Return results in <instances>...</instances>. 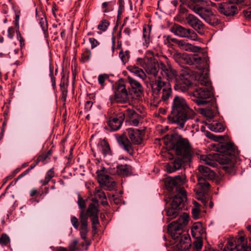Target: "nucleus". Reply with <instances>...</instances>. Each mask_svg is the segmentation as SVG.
Instances as JSON below:
<instances>
[{"mask_svg":"<svg viewBox=\"0 0 251 251\" xmlns=\"http://www.w3.org/2000/svg\"><path fill=\"white\" fill-rule=\"evenodd\" d=\"M195 112L190 108L186 100L182 97L175 96L172 106V110L169 119L172 123L176 124L179 128L183 129L185 123L195 118Z\"/></svg>","mask_w":251,"mask_h":251,"instance_id":"1","label":"nucleus"},{"mask_svg":"<svg viewBox=\"0 0 251 251\" xmlns=\"http://www.w3.org/2000/svg\"><path fill=\"white\" fill-rule=\"evenodd\" d=\"M189 218L188 214L184 213L178 220L168 226V232L176 240L175 248L176 250H187L191 246L190 236L186 233L182 234V229L187 224Z\"/></svg>","mask_w":251,"mask_h":251,"instance_id":"2","label":"nucleus"},{"mask_svg":"<svg viewBox=\"0 0 251 251\" xmlns=\"http://www.w3.org/2000/svg\"><path fill=\"white\" fill-rule=\"evenodd\" d=\"M200 174L198 175V184L195 191L198 195V199L203 202L205 201L204 195L208 192L210 187L207 180H213L216 176L215 172L208 167L200 165L198 168Z\"/></svg>","mask_w":251,"mask_h":251,"instance_id":"3","label":"nucleus"},{"mask_svg":"<svg viewBox=\"0 0 251 251\" xmlns=\"http://www.w3.org/2000/svg\"><path fill=\"white\" fill-rule=\"evenodd\" d=\"M217 150L222 153L220 163L223 164V169L229 173H232L235 171V147L231 142L219 143Z\"/></svg>","mask_w":251,"mask_h":251,"instance_id":"4","label":"nucleus"},{"mask_svg":"<svg viewBox=\"0 0 251 251\" xmlns=\"http://www.w3.org/2000/svg\"><path fill=\"white\" fill-rule=\"evenodd\" d=\"M151 86L153 94L158 96L163 101H166L172 96L170 83L164 81L160 76L152 81Z\"/></svg>","mask_w":251,"mask_h":251,"instance_id":"5","label":"nucleus"},{"mask_svg":"<svg viewBox=\"0 0 251 251\" xmlns=\"http://www.w3.org/2000/svg\"><path fill=\"white\" fill-rule=\"evenodd\" d=\"M189 7L193 12L199 15L202 19L209 25H214L217 23V20L213 15L210 8L203 7L200 5H189Z\"/></svg>","mask_w":251,"mask_h":251,"instance_id":"6","label":"nucleus"},{"mask_svg":"<svg viewBox=\"0 0 251 251\" xmlns=\"http://www.w3.org/2000/svg\"><path fill=\"white\" fill-rule=\"evenodd\" d=\"M210 88L201 87H198L192 93V100L198 105H203L207 104L208 99L212 96Z\"/></svg>","mask_w":251,"mask_h":251,"instance_id":"7","label":"nucleus"},{"mask_svg":"<svg viewBox=\"0 0 251 251\" xmlns=\"http://www.w3.org/2000/svg\"><path fill=\"white\" fill-rule=\"evenodd\" d=\"M137 64L143 67L148 74L156 76L160 69V64H158L152 58H138Z\"/></svg>","mask_w":251,"mask_h":251,"instance_id":"8","label":"nucleus"},{"mask_svg":"<svg viewBox=\"0 0 251 251\" xmlns=\"http://www.w3.org/2000/svg\"><path fill=\"white\" fill-rule=\"evenodd\" d=\"M191 75L190 70L188 68H184L177 77V79H176V83L175 84V88L183 92L186 91L191 85V82L190 80Z\"/></svg>","mask_w":251,"mask_h":251,"instance_id":"9","label":"nucleus"},{"mask_svg":"<svg viewBox=\"0 0 251 251\" xmlns=\"http://www.w3.org/2000/svg\"><path fill=\"white\" fill-rule=\"evenodd\" d=\"M172 32L180 37L187 38L193 41L198 40V35L194 31L189 28H186L178 25H175L172 28Z\"/></svg>","mask_w":251,"mask_h":251,"instance_id":"10","label":"nucleus"},{"mask_svg":"<svg viewBox=\"0 0 251 251\" xmlns=\"http://www.w3.org/2000/svg\"><path fill=\"white\" fill-rule=\"evenodd\" d=\"M212 6H216L218 11L226 16H231L234 15L237 11V8L234 4L229 0L228 2L218 3H212Z\"/></svg>","mask_w":251,"mask_h":251,"instance_id":"11","label":"nucleus"},{"mask_svg":"<svg viewBox=\"0 0 251 251\" xmlns=\"http://www.w3.org/2000/svg\"><path fill=\"white\" fill-rule=\"evenodd\" d=\"M160 69L161 70V75L163 77L169 81L175 80L176 82L175 84L176 83L177 73L171 66L161 62L160 63Z\"/></svg>","mask_w":251,"mask_h":251,"instance_id":"12","label":"nucleus"},{"mask_svg":"<svg viewBox=\"0 0 251 251\" xmlns=\"http://www.w3.org/2000/svg\"><path fill=\"white\" fill-rule=\"evenodd\" d=\"M128 100V93L124 84H119L118 85L116 90L114 91V96L110 97V100L112 102L115 100L117 102H126Z\"/></svg>","mask_w":251,"mask_h":251,"instance_id":"13","label":"nucleus"},{"mask_svg":"<svg viewBox=\"0 0 251 251\" xmlns=\"http://www.w3.org/2000/svg\"><path fill=\"white\" fill-rule=\"evenodd\" d=\"M191 147L186 139L179 140L176 144V153L178 155L189 157L191 155Z\"/></svg>","mask_w":251,"mask_h":251,"instance_id":"14","label":"nucleus"},{"mask_svg":"<svg viewBox=\"0 0 251 251\" xmlns=\"http://www.w3.org/2000/svg\"><path fill=\"white\" fill-rule=\"evenodd\" d=\"M176 191L178 194L173 198L171 205L179 209H182L186 200V192L184 188H177Z\"/></svg>","mask_w":251,"mask_h":251,"instance_id":"15","label":"nucleus"},{"mask_svg":"<svg viewBox=\"0 0 251 251\" xmlns=\"http://www.w3.org/2000/svg\"><path fill=\"white\" fill-rule=\"evenodd\" d=\"M186 178L185 175L176 176L174 177H168L165 181V185L169 191H171L174 187L181 188V185L186 182Z\"/></svg>","mask_w":251,"mask_h":251,"instance_id":"16","label":"nucleus"},{"mask_svg":"<svg viewBox=\"0 0 251 251\" xmlns=\"http://www.w3.org/2000/svg\"><path fill=\"white\" fill-rule=\"evenodd\" d=\"M192 65L201 71L209 67V59L207 56H201L198 54H192Z\"/></svg>","mask_w":251,"mask_h":251,"instance_id":"17","label":"nucleus"},{"mask_svg":"<svg viewBox=\"0 0 251 251\" xmlns=\"http://www.w3.org/2000/svg\"><path fill=\"white\" fill-rule=\"evenodd\" d=\"M97 174L98 180L100 184L110 187H113L114 186V182L111 178L105 173V169L104 168H103L100 170H98Z\"/></svg>","mask_w":251,"mask_h":251,"instance_id":"18","label":"nucleus"},{"mask_svg":"<svg viewBox=\"0 0 251 251\" xmlns=\"http://www.w3.org/2000/svg\"><path fill=\"white\" fill-rule=\"evenodd\" d=\"M129 138L134 144H139L141 143L142 137L144 135L143 130L133 128L126 129Z\"/></svg>","mask_w":251,"mask_h":251,"instance_id":"19","label":"nucleus"},{"mask_svg":"<svg viewBox=\"0 0 251 251\" xmlns=\"http://www.w3.org/2000/svg\"><path fill=\"white\" fill-rule=\"evenodd\" d=\"M185 19L187 23L195 30L198 31L203 28V23L194 15L191 14L187 15Z\"/></svg>","mask_w":251,"mask_h":251,"instance_id":"20","label":"nucleus"},{"mask_svg":"<svg viewBox=\"0 0 251 251\" xmlns=\"http://www.w3.org/2000/svg\"><path fill=\"white\" fill-rule=\"evenodd\" d=\"M124 119V114L120 113L117 117L111 118L108 122V124L111 130H117L121 127Z\"/></svg>","mask_w":251,"mask_h":251,"instance_id":"21","label":"nucleus"},{"mask_svg":"<svg viewBox=\"0 0 251 251\" xmlns=\"http://www.w3.org/2000/svg\"><path fill=\"white\" fill-rule=\"evenodd\" d=\"M117 140L121 147H122L130 155L133 154V150L132 144L128 138L125 135L117 137Z\"/></svg>","mask_w":251,"mask_h":251,"instance_id":"22","label":"nucleus"},{"mask_svg":"<svg viewBox=\"0 0 251 251\" xmlns=\"http://www.w3.org/2000/svg\"><path fill=\"white\" fill-rule=\"evenodd\" d=\"M81 228H80V236L81 238L84 240L86 239V236L87 232L88 231V219L87 215L83 213V211H82L81 213H80L79 216Z\"/></svg>","mask_w":251,"mask_h":251,"instance_id":"23","label":"nucleus"},{"mask_svg":"<svg viewBox=\"0 0 251 251\" xmlns=\"http://www.w3.org/2000/svg\"><path fill=\"white\" fill-rule=\"evenodd\" d=\"M177 45L181 50L188 51L198 52L201 50V47L193 46L183 40H179L177 42Z\"/></svg>","mask_w":251,"mask_h":251,"instance_id":"24","label":"nucleus"},{"mask_svg":"<svg viewBox=\"0 0 251 251\" xmlns=\"http://www.w3.org/2000/svg\"><path fill=\"white\" fill-rule=\"evenodd\" d=\"M151 31V28L150 27H144L143 28L142 42V47L144 49L147 48L151 42V40L150 37Z\"/></svg>","mask_w":251,"mask_h":251,"instance_id":"25","label":"nucleus"},{"mask_svg":"<svg viewBox=\"0 0 251 251\" xmlns=\"http://www.w3.org/2000/svg\"><path fill=\"white\" fill-rule=\"evenodd\" d=\"M196 77L199 83L203 86L202 87L208 88L211 87V82L209 79V75L207 73L204 74L200 73L196 76Z\"/></svg>","mask_w":251,"mask_h":251,"instance_id":"26","label":"nucleus"},{"mask_svg":"<svg viewBox=\"0 0 251 251\" xmlns=\"http://www.w3.org/2000/svg\"><path fill=\"white\" fill-rule=\"evenodd\" d=\"M117 173L122 176H128L131 174V167L128 165H118L117 166Z\"/></svg>","mask_w":251,"mask_h":251,"instance_id":"27","label":"nucleus"},{"mask_svg":"<svg viewBox=\"0 0 251 251\" xmlns=\"http://www.w3.org/2000/svg\"><path fill=\"white\" fill-rule=\"evenodd\" d=\"M127 70L142 80H144L146 77V75L143 70L135 65H131L128 66L127 67Z\"/></svg>","mask_w":251,"mask_h":251,"instance_id":"28","label":"nucleus"},{"mask_svg":"<svg viewBox=\"0 0 251 251\" xmlns=\"http://www.w3.org/2000/svg\"><path fill=\"white\" fill-rule=\"evenodd\" d=\"M99 151L102 153L104 157L111 154V150L108 143L105 140L101 141L98 145Z\"/></svg>","mask_w":251,"mask_h":251,"instance_id":"29","label":"nucleus"},{"mask_svg":"<svg viewBox=\"0 0 251 251\" xmlns=\"http://www.w3.org/2000/svg\"><path fill=\"white\" fill-rule=\"evenodd\" d=\"M192 234L193 236L201 235L204 232V229L203 228L202 224L200 222L195 223L191 229Z\"/></svg>","mask_w":251,"mask_h":251,"instance_id":"30","label":"nucleus"},{"mask_svg":"<svg viewBox=\"0 0 251 251\" xmlns=\"http://www.w3.org/2000/svg\"><path fill=\"white\" fill-rule=\"evenodd\" d=\"M182 162L180 159H175L173 162L167 167L169 173H173L181 168Z\"/></svg>","mask_w":251,"mask_h":251,"instance_id":"31","label":"nucleus"},{"mask_svg":"<svg viewBox=\"0 0 251 251\" xmlns=\"http://www.w3.org/2000/svg\"><path fill=\"white\" fill-rule=\"evenodd\" d=\"M209 129L215 132H223L225 127L222 124L218 122H213L208 125Z\"/></svg>","mask_w":251,"mask_h":251,"instance_id":"32","label":"nucleus"},{"mask_svg":"<svg viewBox=\"0 0 251 251\" xmlns=\"http://www.w3.org/2000/svg\"><path fill=\"white\" fill-rule=\"evenodd\" d=\"M115 2L112 1H105L101 4V8L102 12L104 13H107L113 10V7Z\"/></svg>","mask_w":251,"mask_h":251,"instance_id":"33","label":"nucleus"},{"mask_svg":"<svg viewBox=\"0 0 251 251\" xmlns=\"http://www.w3.org/2000/svg\"><path fill=\"white\" fill-rule=\"evenodd\" d=\"M179 212V209L171 205V207L166 210V214L169 219H172L176 218L178 216Z\"/></svg>","mask_w":251,"mask_h":251,"instance_id":"34","label":"nucleus"},{"mask_svg":"<svg viewBox=\"0 0 251 251\" xmlns=\"http://www.w3.org/2000/svg\"><path fill=\"white\" fill-rule=\"evenodd\" d=\"M200 161L201 163L208 165L210 166L214 167L216 165L217 163L215 160L212 159L209 155H201L200 157Z\"/></svg>","mask_w":251,"mask_h":251,"instance_id":"35","label":"nucleus"},{"mask_svg":"<svg viewBox=\"0 0 251 251\" xmlns=\"http://www.w3.org/2000/svg\"><path fill=\"white\" fill-rule=\"evenodd\" d=\"M98 212L99 210L97 206L93 203H91L89 205L86 213H84V214H86L87 217L89 216L91 217L98 215Z\"/></svg>","mask_w":251,"mask_h":251,"instance_id":"36","label":"nucleus"},{"mask_svg":"<svg viewBox=\"0 0 251 251\" xmlns=\"http://www.w3.org/2000/svg\"><path fill=\"white\" fill-rule=\"evenodd\" d=\"M128 80L129 84L133 89H136L140 92L143 91V87L139 81L131 77H128Z\"/></svg>","mask_w":251,"mask_h":251,"instance_id":"37","label":"nucleus"},{"mask_svg":"<svg viewBox=\"0 0 251 251\" xmlns=\"http://www.w3.org/2000/svg\"><path fill=\"white\" fill-rule=\"evenodd\" d=\"M119 56L123 64H125L129 61L130 58V51L127 50L124 51L123 50H122L119 52Z\"/></svg>","mask_w":251,"mask_h":251,"instance_id":"38","label":"nucleus"},{"mask_svg":"<svg viewBox=\"0 0 251 251\" xmlns=\"http://www.w3.org/2000/svg\"><path fill=\"white\" fill-rule=\"evenodd\" d=\"M10 244V239L6 233H2L0 237V245L2 247L8 246Z\"/></svg>","mask_w":251,"mask_h":251,"instance_id":"39","label":"nucleus"},{"mask_svg":"<svg viewBox=\"0 0 251 251\" xmlns=\"http://www.w3.org/2000/svg\"><path fill=\"white\" fill-rule=\"evenodd\" d=\"M185 53L175 51L172 54L173 59L178 63H183V58Z\"/></svg>","mask_w":251,"mask_h":251,"instance_id":"40","label":"nucleus"},{"mask_svg":"<svg viewBox=\"0 0 251 251\" xmlns=\"http://www.w3.org/2000/svg\"><path fill=\"white\" fill-rule=\"evenodd\" d=\"M232 249L233 251H251V247L245 246L243 243L242 244H238L233 248H230Z\"/></svg>","mask_w":251,"mask_h":251,"instance_id":"41","label":"nucleus"},{"mask_svg":"<svg viewBox=\"0 0 251 251\" xmlns=\"http://www.w3.org/2000/svg\"><path fill=\"white\" fill-rule=\"evenodd\" d=\"M94 195L96 198H99L100 200H106V196L104 193L100 188H96L94 192Z\"/></svg>","mask_w":251,"mask_h":251,"instance_id":"42","label":"nucleus"},{"mask_svg":"<svg viewBox=\"0 0 251 251\" xmlns=\"http://www.w3.org/2000/svg\"><path fill=\"white\" fill-rule=\"evenodd\" d=\"M40 24L42 29L44 33L45 36L46 37L48 34V24L46 20L45 19H41Z\"/></svg>","mask_w":251,"mask_h":251,"instance_id":"43","label":"nucleus"},{"mask_svg":"<svg viewBox=\"0 0 251 251\" xmlns=\"http://www.w3.org/2000/svg\"><path fill=\"white\" fill-rule=\"evenodd\" d=\"M183 63L189 65H192V54H188L185 53L183 58Z\"/></svg>","mask_w":251,"mask_h":251,"instance_id":"44","label":"nucleus"},{"mask_svg":"<svg viewBox=\"0 0 251 251\" xmlns=\"http://www.w3.org/2000/svg\"><path fill=\"white\" fill-rule=\"evenodd\" d=\"M109 25V22L107 20H103L101 21V23L99 25L98 28L99 30L105 31Z\"/></svg>","mask_w":251,"mask_h":251,"instance_id":"45","label":"nucleus"},{"mask_svg":"<svg viewBox=\"0 0 251 251\" xmlns=\"http://www.w3.org/2000/svg\"><path fill=\"white\" fill-rule=\"evenodd\" d=\"M179 40H178L176 38H172L170 36H166V39L164 41L165 44H166L167 46L171 47L172 46V44H171V42L175 43L177 45V42H179Z\"/></svg>","mask_w":251,"mask_h":251,"instance_id":"46","label":"nucleus"},{"mask_svg":"<svg viewBox=\"0 0 251 251\" xmlns=\"http://www.w3.org/2000/svg\"><path fill=\"white\" fill-rule=\"evenodd\" d=\"M109 78V76L106 74H101L98 76V82L102 87L104 85V82Z\"/></svg>","mask_w":251,"mask_h":251,"instance_id":"47","label":"nucleus"},{"mask_svg":"<svg viewBox=\"0 0 251 251\" xmlns=\"http://www.w3.org/2000/svg\"><path fill=\"white\" fill-rule=\"evenodd\" d=\"M78 243V240L76 239H74L71 244L69 246L70 249L72 251H75V247ZM59 251H68L66 249L61 248Z\"/></svg>","mask_w":251,"mask_h":251,"instance_id":"48","label":"nucleus"},{"mask_svg":"<svg viewBox=\"0 0 251 251\" xmlns=\"http://www.w3.org/2000/svg\"><path fill=\"white\" fill-rule=\"evenodd\" d=\"M202 247V242L201 240H198L194 243V251H201Z\"/></svg>","mask_w":251,"mask_h":251,"instance_id":"49","label":"nucleus"},{"mask_svg":"<svg viewBox=\"0 0 251 251\" xmlns=\"http://www.w3.org/2000/svg\"><path fill=\"white\" fill-rule=\"evenodd\" d=\"M91 55V52L90 50H86L82 54L81 60L83 62L87 61L89 60Z\"/></svg>","mask_w":251,"mask_h":251,"instance_id":"50","label":"nucleus"},{"mask_svg":"<svg viewBox=\"0 0 251 251\" xmlns=\"http://www.w3.org/2000/svg\"><path fill=\"white\" fill-rule=\"evenodd\" d=\"M77 203L79 207L82 209L80 213L83 211V213L84 214V208L86 206L85 202L80 196L78 198Z\"/></svg>","mask_w":251,"mask_h":251,"instance_id":"51","label":"nucleus"},{"mask_svg":"<svg viewBox=\"0 0 251 251\" xmlns=\"http://www.w3.org/2000/svg\"><path fill=\"white\" fill-rule=\"evenodd\" d=\"M91 221L92 223V228L93 229L96 230L97 227L96 225L99 224V221L98 219V215L95 216L91 217Z\"/></svg>","mask_w":251,"mask_h":251,"instance_id":"52","label":"nucleus"},{"mask_svg":"<svg viewBox=\"0 0 251 251\" xmlns=\"http://www.w3.org/2000/svg\"><path fill=\"white\" fill-rule=\"evenodd\" d=\"M71 220L73 226L75 229H77L79 226L78 219L75 216H73L71 217Z\"/></svg>","mask_w":251,"mask_h":251,"instance_id":"53","label":"nucleus"},{"mask_svg":"<svg viewBox=\"0 0 251 251\" xmlns=\"http://www.w3.org/2000/svg\"><path fill=\"white\" fill-rule=\"evenodd\" d=\"M50 76L51 78V81L52 83V86L53 88L54 89L56 87V83H55V78L53 75V70L51 69L50 67Z\"/></svg>","mask_w":251,"mask_h":251,"instance_id":"54","label":"nucleus"},{"mask_svg":"<svg viewBox=\"0 0 251 251\" xmlns=\"http://www.w3.org/2000/svg\"><path fill=\"white\" fill-rule=\"evenodd\" d=\"M89 42L91 45V48L94 49L99 45V43L95 38H89Z\"/></svg>","mask_w":251,"mask_h":251,"instance_id":"55","label":"nucleus"},{"mask_svg":"<svg viewBox=\"0 0 251 251\" xmlns=\"http://www.w3.org/2000/svg\"><path fill=\"white\" fill-rule=\"evenodd\" d=\"M54 176V172L52 169L49 170L46 175V177L50 180Z\"/></svg>","mask_w":251,"mask_h":251,"instance_id":"56","label":"nucleus"},{"mask_svg":"<svg viewBox=\"0 0 251 251\" xmlns=\"http://www.w3.org/2000/svg\"><path fill=\"white\" fill-rule=\"evenodd\" d=\"M192 212L193 213L194 218L195 219H197L199 218V215L200 213L199 209L195 207L192 209Z\"/></svg>","mask_w":251,"mask_h":251,"instance_id":"57","label":"nucleus"},{"mask_svg":"<svg viewBox=\"0 0 251 251\" xmlns=\"http://www.w3.org/2000/svg\"><path fill=\"white\" fill-rule=\"evenodd\" d=\"M126 111L129 118L136 117L137 114L134 110L131 109H127Z\"/></svg>","mask_w":251,"mask_h":251,"instance_id":"58","label":"nucleus"},{"mask_svg":"<svg viewBox=\"0 0 251 251\" xmlns=\"http://www.w3.org/2000/svg\"><path fill=\"white\" fill-rule=\"evenodd\" d=\"M194 119V118L192 120H190V121H188V122H186L185 123L186 127L185 128V127H184L183 128V129L184 128V130H186L187 129L189 128L190 126L192 127V128H194L195 127V124H193V123H192L191 124H190V123Z\"/></svg>","mask_w":251,"mask_h":251,"instance_id":"59","label":"nucleus"},{"mask_svg":"<svg viewBox=\"0 0 251 251\" xmlns=\"http://www.w3.org/2000/svg\"><path fill=\"white\" fill-rule=\"evenodd\" d=\"M14 35V28L12 27H9L8 29V36L10 38H12Z\"/></svg>","mask_w":251,"mask_h":251,"instance_id":"60","label":"nucleus"},{"mask_svg":"<svg viewBox=\"0 0 251 251\" xmlns=\"http://www.w3.org/2000/svg\"><path fill=\"white\" fill-rule=\"evenodd\" d=\"M124 33L127 37H130L131 33V29L128 27H126L124 30Z\"/></svg>","mask_w":251,"mask_h":251,"instance_id":"61","label":"nucleus"},{"mask_svg":"<svg viewBox=\"0 0 251 251\" xmlns=\"http://www.w3.org/2000/svg\"><path fill=\"white\" fill-rule=\"evenodd\" d=\"M93 105V102L91 101H87L85 105V108L87 110H89L90 109L91 107H92Z\"/></svg>","mask_w":251,"mask_h":251,"instance_id":"62","label":"nucleus"},{"mask_svg":"<svg viewBox=\"0 0 251 251\" xmlns=\"http://www.w3.org/2000/svg\"><path fill=\"white\" fill-rule=\"evenodd\" d=\"M30 171V169L26 170L25 172L20 174L17 177V180H19L22 178L23 176L27 175L28 173H29Z\"/></svg>","mask_w":251,"mask_h":251,"instance_id":"63","label":"nucleus"},{"mask_svg":"<svg viewBox=\"0 0 251 251\" xmlns=\"http://www.w3.org/2000/svg\"><path fill=\"white\" fill-rule=\"evenodd\" d=\"M187 9L182 6H180L179 8V13L181 14H185L187 13Z\"/></svg>","mask_w":251,"mask_h":251,"instance_id":"64","label":"nucleus"}]
</instances>
